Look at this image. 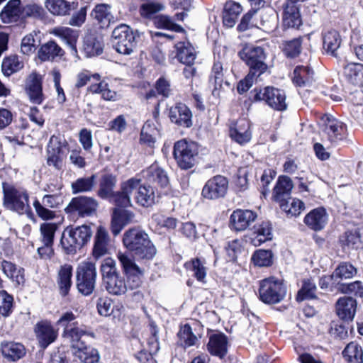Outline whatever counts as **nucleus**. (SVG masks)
I'll return each mask as SVG.
<instances>
[{
	"label": "nucleus",
	"mask_w": 363,
	"mask_h": 363,
	"mask_svg": "<svg viewBox=\"0 0 363 363\" xmlns=\"http://www.w3.org/2000/svg\"><path fill=\"white\" fill-rule=\"evenodd\" d=\"M117 183V178L111 174H106L102 176L98 196L108 201L117 207L125 208L132 206V201L129 199L128 194L136 186L137 181L134 179H127L120 184V190L114 191Z\"/></svg>",
	"instance_id": "nucleus-1"
},
{
	"label": "nucleus",
	"mask_w": 363,
	"mask_h": 363,
	"mask_svg": "<svg viewBox=\"0 0 363 363\" xmlns=\"http://www.w3.org/2000/svg\"><path fill=\"white\" fill-rule=\"evenodd\" d=\"M123 243L138 259H151L157 253L148 234L138 228H133L125 232Z\"/></svg>",
	"instance_id": "nucleus-2"
},
{
	"label": "nucleus",
	"mask_w": 363,
	"mask_h": 363,
	"mask_svg": "<svg viewBox=\"0 0 363 363\" xmlns=\"http://www.w3.org/2000/svg\"><path fill=\"white\" fill-rule=\"evenodd\" d=\"M92 236L91 228L86 225L65 228L61 238V245L67 254H75L86 245Z\"/></svg>",
	"instance_id": "nucleus-3"
},
{
	"label": "nucleus",
	"mask_w": 363,
	"mask_h": 363,
	"mask_svg": "<svg viewBox=\"0 0 363 363\" xmlns=\"http://www.w3.org/2000/svg\"><path fill=\"white\" fill-rule=\"evenodd\" d=\"M112 43L117 52L129 55L137 45L135 33L128 26L121 24L112 33Z\"/></svg>",
	"instance_id": "nucleus-4"
},
{
	"label": "nucleus",
	"mask_w": 363,
	"mask_h": 363,
	"mask_svg": "<svg viewBox=\"0 0 363 363\" xmlns=\"http://www.w3.org/2000/svg\"><path fill=\"white\" fill-rule=\"evenodd\" d=\"M259 294L264 303L275 304L284 298L286 289L281 280L272 277L260 281Z\"/></svg>",
	"instance_id": "nucleus-5"
},
{
	"label": "nucleus",
	"mask_w": 363,
	"mask_h": 363,
	"mask_svg": "<svg viewBox=\"0 0 363 363\" xmlns=\"http://www.w3.org/2000/svg\"><path fill=\"white\" fill-rule=\"evenodd\" d=\"M198 153V147L195 143L182 140L174 144V157L182 169H189L194 166Z\"/></svg>",
	"instance_id": "nucleus-6"
},
{
	"label": "nucleus",
	"mask_w": 363,
	"mask_h": 363,
	"mask_svg": "<svg viewBox=\"0 0 363 363\" xmlns=\"http://www.w3.org/2000/svg\"><path fill=\"white\" fill-rule=\"evenodd\" d=\"M96 270L95 264L91 262H83L77 269V286L83 295H90L95 287Z\"/></svg>",
	"instance_id": "nucleus-7"
},
{
	"label": "nucleus",
	"mask_w": 363,
	"mask_h": 363,
	"mask_svg": "<svg viewBox=\"0 0 363 363\" xmlns=\"http://www.w3.org/2000/svg\"><path fill=\"white\" fill-rule=\"evenodd\" d=\"M240 56L249 67L250 72L260 76L267 70L268 66L264 62L266 56L262 48H245L240 52Z\"/></svg>",
	"instance_id": "nucleus-8"
},
{
	"label": "nucleus",
	"mask_w": 363,
	"mask_h": 363,
	"mask_svg": "<svg viewBox=\"0 0 363 363\" xmlns=\"http://www.w3.org/2000/svg\"><path fill=\"white\" fill-rule=\"evenodd\" d=\"M254 99L257 101H263L269 106L277 111L286 108V95L283 90L273 86H266L262 89H254Z\"/></svg>",
	"instance_id": "nucleus-9"
},
{
	"label": "nucleus",
	"mask_w": 363,
	"mask_h": 363,
	"mask_svg": "<svg viewBox=\"0 0 363 363\" xmlns=\"http://www.w3.org/2000/svg\"><path fill=\"white\" fill-rule=\"evenodd\" d=\"M142 279L137 276L127 277V280L121 275L114 277L104 283L108 294L113 296L125 295L128 290H134L142 284Z\"/></svg>",
	"instance_id": "nucleus-10"
},
{
	"label": "nucleus",
	"mask_w": 363,
	"mask_h": 363,
	"mask_svg": "<svg viewBox=\"0 0 363 363\" xmlns=\"http://www.w3.org/2000/svg\"><path fill=\"white\" fill-rule=\"evenodd\" d=\"M63 203V196L62 193L45 194L42 201L38 199L33 201V206L36 214L41 219L47 220H52L55 217V213L48 208H56Z\"/></svg>",
	"instance_id": "nucleus-11"
},
{
	"label": "nucleus",
	"mask_w": 363,
	"mask_h": 363,
	"mask_svg": "<svg viewBox=\"0 0 363 363\" xmlns=\"http://www.w3.org/2000/svg\"><path fill=\"white\" fill-rule=\"evenodd\" d=\"M99 206L98 201L89 196H78L73 198L65 211L68 213H77L81 217H89L96 213Z\"/></svg>",
	"instance_id": "nucleus-12"
},
{
	"label": "nucleus",
	"mask_w": 363,
	"mask_h": 363,
	"mask_svg": "<svg viewBox=\"0 0 363 363\" xmlns=\"http://www.w3.org/2000/svg\"><path fill=\"white\" fill-rule=\"evenodd\" d=\"M5 206L19 213H23L28 206V196L23 191L13 187L4 188Z\"/></svg>",
	"instance_id": "nucleus-13"
},
{
	"label": "nucleus",
	"mask_w": 363,
	"mask_h": 363,
	"mask_svg": "<svg viewBox=\"0 0 363 363\" xmlns=\"http://www.w3.org/2000/svg\"><path fill=\"white\" fill-rule=\"evenodd\" d=\"M228 182L225 177L218 175L209 179L202 190V195L208 199L223 197L228 189Z\"/></svg>",
	"instance_id": "nucleus-14"
},
{
	"label": "nucleus",
	"mask_w": 363,
	"mask_h": 363,
	"mask_svg": "<svg viewBox=\"0 0 363 363\" xmlns=\"http://www.w3.org/2000/svg\"><path fill=\"white\" fill-rule=\"evenodd\" d=\"M42 83V76L36 72H32L26 80V91L33 104H41L45 99Z\"/></svg>",
	"instance_id": "nucleus-15"
},
{
	"label": "nucleus",
	"mask_w": 363,
	"mask_h": 363,
	"mask_svg": "<svg viewBox=\"0 0 363 363\" xmlns=\"http://www.w3.org/2000/svg\"><path fill=\"white\" fill-rule=\"evenodd\" d=\"M129 179L137 181L136 186L128 194L129 199L131 200V195L133 192L135 194V202L143 207H150L155 202V194L153 187L148 185H142L141 179L137 177H132Z\"/></svg>",
	"instance_id": "nucleus-16"
},
{
	"label": "nucleus",
	"mask_w": 363,
	"mask_h": 363,
	"mask_svg": "<svg viewBox=\"0 0 363 363\" xmlns=\"http://www.w3.org/2000/svg\"><path fill=\"white\" fill-rule=\"evenodd\" d=\"M34 332L41 348L45 349L57 338L58 333L48 321H41L35 325Z\"/></svg>",
	"instance_id": "nucleus-17"
},
{
	"label": "nucleus",
	"mask_w": 363,
	"mask_h": 363,
	"mask_svg": "<svg viewBox=\"0 0 363 363\" xmlns=\"http://www.w3.org/2000/svg\"><path fill=\"white\" fill-rule=\"evenodd\" d=\"M257 213L250 210L237 209L230 218V225L236 231L246 230L257 218Z\"/></svg>",
	"instance_id": "nucleus-18"
},
{
	"label": "nucleus",
	"mask_w": 363,
	"mask_h": 363,
	"mask_svg": "<svg viewBox=\"0 0 363 363\" xmlns=\"http://www.w3.org/2000/svg\"><path fill=\"white\" fill-rule=\"evenodd\" d=\"M169 116L171 121L179 126L189 128L192 125V113L184 104H177L169 109Z\"/></svg>",
	"instance_id": "nucleus-19"
},
{
	"label": "nucleus",
	"mask_w": 363,
	"mask_h": 363,
	"mask_svg": "<svg viewBox=\"0 0 363 363\" xmlns=\"http://www.w3.org/2000/svg\"><path fill=\"white\" fill-rule=\"evenodd\" d=\"M250 128V124L247 120L245 118L240 119L230 126V136L240 145L247 143L252 138Z\"/></svg>",
	"instance_id": "nucleus-20"
},
{
	"label": "nucleus",
	"mask_w": 363,
	"mask_h": 363,
	"mask_svg": "<svg viewBox=\"0 0 363 363\" xmlns=\"http://www.w3.org/2000/svg\"><path fill=\"white\" fill-rule=\"evenodd\" d=\"M135 221V214L133 212L114 208L111 219V231L114 235H118L121 230L128 224Z\"/></svg>",
	"instance_id": "nucleus-21"
},
{
	"label": "nucleus",
	"mask_w": 363,
	"mask_h": 363,
	"mask_svg": "<svg viewBox=\"0 0 363 363\" xmlns=\"http://www.w3.org/2000/svg\"><path fill=\"white\" fill-rule=\"evenodd\" d=\"M357 305V301L352 297H340L336 302V313L340 319L352 321L356 313Z\"/></svg>",
	"instance_id": "nucleus-22"
},
{
	"label": "nucleus",
	"mask_w": 363,
	"mask_h": 363,
	"mask_svg": "<svg viewBox=\"0 0 363 363\" xmlns=\"http://www.w3.org/2000/svg\"><path fill=\"white\" fill-rule=\"evenodd\" d=\"M328 221V214L323 208H316L307 213L304 218L305 224L314 231H320Z\"/></svg>",
	"instance_id": "nucleus-23"
},
{
	"label": "nucleus",
	"mask_w": 363,
	"mask_h": 363,
	"mask_svg": "<svg viewBox=\"0 0 363 363\" xmlns=\"http://www.w3.org/2000/svg\"><path fill=\"white\" fill-rule=\"evenodd\" d=\"M322 120L325 123L324 131L328 135L329 140L333 143L341 140L346 129L343 123L329 116L323 117Z\"/></svg>",
	"instance_id": "nucleus-24"
},
{
	"label": "nucleus",
	"mask_w": 363,
	"mask_h": 363,
	"mask_svg": "<svg viewBox=\"0 0 363 363\" xmlns=\"http://www.w3.org/2000/svg\"><path fill=\"white\" fill-rule=\"evenodd\" d=\"M109 253V237L106 229L99 226L94 236L92 255L99 259Z\"/></svg>",
	"instance_id": "nucleus-25"
},
{
	"label": "nucleus",
	"mask_w": 363,
	"mask_h": 363,
	"mask_svg": "<svg viewBox=\"0 0 363 363\" xmlns=\"http://www.w3.org/2000/svg\"><path fill=\"white\" fill-rule=\"evenodd\" d=\"M228 338L221 333H216L209 336L206 345L207 350L213 356L224 357L228 352Z\"/></svg>",
	"instance_id": "nucleus-26"
},
{
	"label": "nucleus",
	"mask_w": 363,
	"mask_h": 363,
	"mask_svg": "<svg viewBox=\"0 0 363 363\" xmlns=\"http://www.w3.org/2000/svg\"><path fill=\"white\" fill-rule=\"evenodd\" d=\"M272 228L269 221H263L255 225L250 235L251 243L259 246L262 243L272 239Z\"/></svg>",
	"instance_id": "nucleus-27"
},
{
	"label": "nucleus",
	"mask_w": 363,
	"mask_h": 363,
	"mask_svg": "<svg viewBox=\"0 0 363 363\" xmlns=\"http://www.w3.org/2000/svg\"><path fill=\"white\" fill-rule=\"evenodd\" d=\"M72 267L70 264H65L60 266L57 271V284L59 287L60 293L65 296L68 294L72 286Z\"/></svg>",
	"instance_id": "nucleus-28"
},
{
	"label": "nucleus",
	"mask_w": 363,
	"mask_h": 363,
	"mask_svg": "<svg viewBox=\"0 0 363 363\" xmlns=\"http://www.w3.org/2000/svg\"><path fill=\"white\" fill-rule=\"evenodd\" d=\"M1 352L9 361L16 362L26 354L25 347L18 342L4 341L1 343Z\"/></svg>",
	"instance_id": "nucleus-29"
},
{
	"label": "nucleus",
	"mask_w": 363,
	"mask_h": 363,
	"mask_svg": "<svg viewBox=\"0 0 363 363\" xmlns=\"http://www.w3.org/2000/svg\"><path fill=\"white\" fill-rule=\"evenodd\" d=\"M22 16L20 0H10L0 13V18L4 23L16 22Z\"/></svg>",
	"instance_id": "nucleus-30"
},
{
	"label": "nucleus",
	"mask_w": 363,
	"mask_h": 363,
	"mask_svg": "<svg viewBox=\"0 0 363 363\" xmlns=\"http://www.w3.org/2000/svg\"><path fill=\"white\" fill-rule=\"evenodd\" d=\"M242 11V8L240 4L233 1H227L224 6L223 16V25L227 28L233 27Z\"/></svg>",
	"instance_id": "nucleus-31"
},
{
	"label": "nucleus",
	"mask_w": 363,
	"mask_h": 363,
	"mask_svg": "<svg viewBox=\"0 0 363 363\" xmlns=\"http://www.w3.org/2000/svg\"><path fill=\"white\" fill-rule=\"evenodd\" d=\"M143 174L147 182L157 184L162 187L166 186L169 183L166 172L157 164H152L143 172Z\"/></svg>",
	"instance_id": "nucleus-32"
},
{
	"label": "nucleus",
	"mask_w": 363,
	"mask_h": 363,
	"mask_svg": "<svg viewBox=\"0 0 363 363\" xmlns=\"http://www.w3.org/2000/svg\"><path fill=\"white\" fill-rule=\"evenodd\" d=\"M293 186V182L289 177L286 176L280 177L274 188L273 197L274 201L279 203L290 197Z\"/></svg>",
	"instance_id": "nucleus-33"
},
{
	"label": "nucleus",
	"mask_w": 363,
	"mask_h": 363,
	"mask_svg": "<svg viewBox=\"0 0 363 363\" xmlns=\"http://www.w3.org/2000/svg\"><path fill=\"white\" fill-rule=\"evenodd\" d=\"M301 23L298 6L294 3H287L283 15L284 26L288 28H298Z\"/></svg>",
	"instance_id": "nucleus-34"
},
{
	"label": "nucleus",
	"mask_w": 363,
	"mask_h": 363,
	"mask_svg": "<svg viewBox=\"0 0 363 363\" xmlns=\"http://www.w3.org/2000/svg\"><path fill=\"white\" fill-rule=\"evenodd\" d=\"M74 355L83 363H98L100 359L98 350L83 343L74 348Z\"/></svg>",
	"instance_id": "nucleus-35"
},
{
	"label": "nucleus",
	"mask_w": 363,
	"mask_h": 363,
	"mask_svg": "<svg viewBox=\"0 0 363 363\" xmlns=\"http://www.w3.org/2000/svg\"><path fill=\"white\" fill-rule=\"evenodd\" d=\"M177 57L180 62L186 65L194 64L196 59L194 48L189 42H179L176 45Z\"/></svg>",
	"instance_id": "nucleus-36"
},
{
	"label": "nucleus",
	"mask_w": 363,
	"mask_h": 363,
	"mask_svg": "<svg viewBox=\"0 0 363 363\" xmlns=\"http://www.w3.org/2000/svg\"><path fill=\"white\" fill-rule=\"evenodd\" d=\"M344 74L350 84L363 86V64L351 63L345 67Z\"/></svg>",
	"instance_id": "nucleus-37"
},
{
	"label": "nucleus",
	"mask_w": 363,
	"mask_h": 363,
	"mask_svg": "<svg viewBox=\"0 0 363 363\" xmlns=\"http://www.w3.org/2000/svg\"><path fill=\"white\" fill-rule=\"evenodd\" d=\"M279 203L288 217L298 216L305 208L304 203L296 198L288 197Z\"/></svg>",
	"instance_id": "nucleus-38"
},
{
	"label": "nucleus",
	"mask_w": 363,
	"mask_h": 363,
	"mask_svg": "<svg viewBox=\"0 0 363 363\" xmlns=\"http://www.w3.org/2000/svg\"><path fill=\"white\" fill-rule=\"evenodd\" d=\"M117 257L127 277L137 276L142 279L143 272L130 255L125 252H119Z\"/></svg>",
	"instance_id": "nucleus-39"
},
{
	"label": "nucleus",
	"mask_w": 363,
	"mask_h": 363,
	"mask_svg": "<svg viewBox=\"0 0 363 363\" xmlns=\"http://www.w3.org/2000/svg\"><path fill=\"white\" fill-rule=\"evenodd\" d=\"M91 16L103 27L108 26L111 23L114 22V17L111 12V6L108 4L96 5L91 12Z\"/></svg>",
	"instance_id": "nucleus-40"
},
{
	"label": "nucleus",
	"mask_w": 363,
	"mask_h": 363,
	"mask_svg": "<svg viewBox=\"0 0 363 363\" xmlns=\"http://www.w3.org/2000/svg\"><path fill=\"white\" fill-rule=\"evenodd\" d=\"M62 55V48L53 41L43 45L38 50V57L42 61H52Z\"/></svg>",
	"instance_id": "nucleus-41"
},
{
	"label": "nucleus",
	"mask_w": 363,
	"mask_h": 363,
	"mask_svg": "<svg viewBox=\"0 0 363 363\" xmlns=\"http://www.w3.org/2000/svg\"><path fill=\"white\" fill-rule=\"evenodd\" d=\"M83 50L88 57L99 55L103 50L102 43L94 35H86L84 39Z\"/></svg>",
	"instance_id": "nucleus-42"
},
{
	"label": "nucleus",
	"mask_w": 363,
	"mask_h": 363,
	"mask_svg": "<svg viewBox=\"0 0 363 363\" xmlns=\"http://www.w3.org/2000/svg\"><path fill=\"white\" fill-rule=\"evenodd\" d=\"M323 48L333 55H336L335 52L340 48L341 39L338 33L335 30H330L323 34Z\"/></svg>",
	"instance_id": "nucleus-43"
},
{
	"label": "nucleus",
	"mask_w": 363,
	"mask_h": 363,
	"mask_svg": "<svg viewBox=\"0 0 363 363\" xmlns=\"http://www.w3.org/2000/svg\"><path fill=\"white\" fill-rule=\"evenodd\" d=\"M346 361L349 363H362L363 351L362 347L355 342H350L342 352Z\"/></svg>",
	"instance_id": "nucleus-44"
},
{
	"label": "nucleus",
	"mask_w": 363,
	"mask_h": 363,
	"mask_svg": "<svg viewBox=\"0 0 363 363\" xmlns=\"http://www.w3.org/2000/svg\"><path fill=\"white\" fill-rule=\"evenodd\" d=\"M52 33L65 40L73 50H75V43L78 38V32L68 27H57L52 30Z\"/></svg>",
	"instance_id": "nucleus-45"
},
{
	"label": "nucleus",
	"mask_w": 363,
	"mask_h": 363,
	"mask_svg": "<svg viewBox=\"0 0 363 363\" xmlns=\"http://www.w3.org/2000/svg\"><path fill=\"white\" fill-rule=\"evenodd\" d=\"M86 333V330L83 327H79L76 322L72 323L71 328L63 331L64 336L72 342L73 349L77 347V345H80L82 343L80 342L81 337Z\"/></svg>",
	"instance_id": "nucleus-46"
},
{
	"label": "nucleus",
	"mask_w": 363,
	"mask_h": 363,
	"mask_svg": "<svg viewBox=\"0 0 363 363\" xmlns=\"http://www.w3.org/2000/svg\"><path fill=\"white\" fill-rule=\"evenodd\" d=\"M159 135V130L155 127L154 124L147 121L143 127L140 134V140L148 146L154 147L157 138Z\"/></svg>",
	"instance_id": "nucleus-47"
},
{
	"label": "nucleus",
	"mask_w": 363,
	"mask_h": 363,
	"mask_svg": "<svg viewBox=\"0 0 363 363\" xmlns=\"http://www.w3.org/2000/svg\"><path fill=\"white\" fill-rule=\"evenodd\" d=\"M177 335L179 344L184 347L194 346L198 342L197 337L193 333L191 327L187 324L181 327Z\"/></svg>",
	"instance_id": "nucleus-48"
},
{
	"label": "nucleus",
	"mask_w": 363,
	"mask_h": 363,
	"mask_svg": "<svg viewBox=\"0 0 363 363\" xmlns=\"http://www.w3.org/2000/svg\"><path fill=\"white\" fill-rule=\"evenodd\" d=\"M96 183V176L77 179L72 183L71 187L73 194L91 191Z\"/></svg>",
	"instance_id": "nucleus-49"
},
{
	"label": "nucleus",
	"mask_w": 363,
	"mask_h": 363,
	"mask_svg": "<svg viewBox=\"0 0 363 363\" xmlns=\"http://www.w3.org/2000/svg\"><path fill=\"white\" fill-rule=\"evenodd\" d=\"M23 67V62L16 55H11L6 57L1 65L2 72L4 75L10 76Z\"/></svg>",
	"instance_id": "nucleus-50"
},
{
	"label": "nucleus",
	"mask_w": 363,
	"mask_h": 363,
	"mask_svg": "<svg viewBox=\"0 0 363 363\" xmlns=\"http://www.w3.org/2000/svg\"><path fill=\"white\" fill-rule=\"evenodd\" d=\"M89 90L94 94H99L102 98L108 101H116L117 99V94L111 90L108 84L104 81L99 83L93 84L89 86Z\"/></svg>",
	"instance_id": "nucleus-51"
},
{
	"label": "nucleus",
	"mask_w": 363,
	"mask_h": 363,
	"mask_svg": "<svg viewBox=\"0 0 363 363\" xmlns=\"http://www.w3.org/2000/svg\"><path fill=\"white\" fill-rule=\"evenodd\" d=\"M357 273V269L351 264L347 262L341 263L331 275V279L339 283L338 279H347L354 277Z\"/></svg>",
	"instance_id": "nucleus-52"
},
{
	"label": "nucleus",
	"mask_w": 363,
	"mask_h": 363,
	"mask_svg": "<svg viewBox=\"0 0 363 363\" xmlns=\"http://www.w3.org/2000/svg\"><path fill=\"white\" fill-rule=\"evenodd\" d=\"M313 75V72L308 67L298 66L294 71V82L298 86H304L309 82Z\"/></svg>",
	"instance_id": "nucleus-53"
},
{
	"label": "nucleus",
	"mask_w": 363,
	"mask_h": 363,
	"mask_svg": "<svg viewBox=\"0 0 363 363\" xmlns=\"http://www.w3.org/2000/svg\"><path fill=\"white\" fill-rule=\"evenodd\" d=\"M45 6L54 15L63 16L70 10L69 4L65 0H47Z\"/></svg>",
	"instance_id": "nucleus-54"
},
{
	"label": "nucleus",
	"mask_w": 363,
	"mask_h": 363,
	"mask_svg": "<svg viewBox=\"0 0 363 363\" xmlns=\"http://www.w3.org/2000/svg\"><path fill=\"white\" fill-rule=\"evenodd\" d=\"M101 272L104 283L111 279L114 277L119 275L117 272L116 262L112 258L105 259L101 266Z\"/></svg>",
	"instance_id": "nucleus-55"
},
{
	"label": "nucleus",
	"mask_w": 363,
	"mask_h": 363,
	"mask_svg": "<svg viewBox=\"0 0 363 363\" xmlns=\"http://www.w3.org/2000/svg\"><path fill=\"white\" fill-rule=\"evenodd\" d=\"M57 228V225L52 223H44L40 225V231L41 235V240L44 245H52L54 235Z\"/></svg>",
	"instance_id": "nucleus-56"
},
{
	"label": "nucleus",
	"mask_w": 363,
	"mask_h": 363,
	"mask_svg": "<svg viewBox=\"0 0 363 363\" xmlns=\"http://www.w3.org/2000/svg\"><path fill=\"white\" fill-rule=\"evenodd\" d=\"M273 255L271 250H258L255 252L252 259L259 267H268L272 264Z\"/></svg>",
	"instance_id": "nucleus-57"
},
{
	"label": "nucleus",
	"mask_w": 363,
	"mask_h": 363,
	"mask_svg": "<svg viewBox=\"0 0 363 363\" xmlns=\"http://www.w3.org/2000/svg\"><path fill=\"white\" fill-rule=\"evenodd\" d=\"M164 6L160 2H147L143 4L140 7L141 16L145 18H152L160 11H163Z\"/></svg>",
	"instance_id": "nucleus-58"
},
{
	"label": "nucleus",
	"mask_w": 363,
	"mask_h": 363,
	"mask_svg": "<svg viewBox=\"0 0 363 363\" xmlns=\"http://www.w3.org/2000/svg\"><path fill=\"white\" fill-rule=\"evenodd\" d=\"M316 286L315 282L310 279L305 280L301 289L298 291L296 299L302 301L305 299L313 298L315 297Z\"/></svg>",
	"instance_id": "nucleus-59"
},
{
	"label": "nucleus",
	"mask_w": 363,
	"mask_h": 363,
	"mask_svg": "<svg viewBox=\"0 0 363 363\" xmlns=\"http://www.w3.org/2000/svg\"><path fill=\"white\" fill-rule=\"evenodd\" d=\"M13 296L6 291H0V316L6 318L10 315L13 308Z\"/></svg>",
	"instance_id": "nucleus-60"
},
{
	"label": "nucleus",
	"mask_w": 363,
	"mask_h": 363,
	"mask_svg": "<svg viewBox=\"0 0 363 363\" xmlns=\"http://www.w3.org/2000/svg\"><path fill=\"white\" fill-rule=\"evenodd\" d=\"M152 220L160 228H165L167 230L174 229L177 224V219L172 217H167L160 213L154 214Z\"/></svg>",
	"instance_id": "nucleus-61"
},
{
	"label": "nucleus",
	"mask_w": 363,
	"mask_h": 363,
	"mask_svg": "<svg viewBox=\"0 0 363 363\" xmlns=\"http://www.w3.org/2000/svg\"><path fill=\"white\" fill-rule=\"evenodd\" d=\"M301 50V40L300 38H295L286 42L283 50L286 55L290 57H296Z\"/></svg>",
	"instance_id": "nucleus-62"
},
{
	"label": "nucleus",
	"mask_w": 363,
	"mask_h": 363,
	"mask_svg": "<svg viewBox=\"0 0 363 363\" xmlns=\"http://www.w3.org/2000/svg\"><path fill=\"white\" fill-rule=\"evenodd\" d=\"M155 23L162 28L174 30L176 32L183 31V28L175 23L174 21L168 16L161 15L156 19Z\"/></svg>",
	"instance_id": "nucleus-63"
},
{
	"label": "nucleus",
	"mask_w": 363,
	"mask_h": 363,
	"mask_svg": "<svg viewBox=\"0 0 363 363\" xmlns=\"http://www.w3.org/2000/svg\"><path fill=\"white\" fill-rule=\"evenodd\" d=\"M191 265L194 276L198 281L204 282L206 277V268L204 265V262L200 259L196 258L191 261Z\"/></svg>",
	"instance_id": "nucleus-64"
}]
</instances>
